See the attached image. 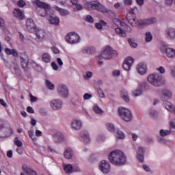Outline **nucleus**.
I'll use <instances>...</instances> for the list:
<instances>
[{
    "label": "nucleus",
    "instance_id": "f257e3e1",
    "mask_svg": "<svg viewBox=\"0 0 175 175\" xmlns=\"http://www.w3.org/2000/svg\"><path fill=\"white\" fill-rule=\"evenodd\" d=\"M108 159L114 166H122L126 163V157L122 151L116 150L111 152L108 155Z\"/></svg>",
    "mask_w": 175,
    "mask_h": 175
},
{
    "label": "nucleus",
    "instance_id": "f03ea898",
    "mask_svg": "<svg viewBox=\"0 0 175 175\" xmlns=\"http://www.w3.org/2000/svg\"><path fill=\"white\" fill-rule=\"evenodd\" d=\"M126 20L129 21L132 27H139V25L146 27L147 25H151V24H154V23H157V19L154 18L137 21V19L132 18V13H129L126 15Z\"/></svg>",
    "mask_w": 175,
    "mask_h": 175
},
{
    "label": "nucleus",
    "instance_id": "7ed1b4c3",
    "mask_svg": "<svg viewBox=\"0 0 175 175\" xmlns=\"http://www.w3.org/2000/svg\"><path fill=\"white\" fill-rule=\"evenodd\" d=\"M85 8L88 10H99L102 13H107V9L98 1H90L85 3Z\"/></svg>",
    "mask_w": 175,
    "mask_h": 175
},
{
    "label": "nucleus",
    "instance_id": "20e7f679",
    "mask_svg": "<svg viewBox=\"0 0 175 175\" xmlns=\"http://www.w3.org/2000/svg\"><path fill=\"white\" fill-rule=\"evenodd\" d=\"M147 80L150 84L154 87H159L162 84V76L158 73H152L147 77Z\"/></svg>",
    "mask_w": 175,
    "mask_h": 175
},
{
    "label": "nucleus",
    "instance_id": "39448f33",
    "mask_svg": "<svg viewBox=\"0 0 175 175\" xmlns=\"http://www.w3.org/2000/svg\"><path fill=\"white\" fill-rule=\"evenodd\" d=\"M118 114L123 120V121H125L126 122H131L132 121V112L131 110L128 109L125 107H120L118 109Z\"/></svg>",
    "mask_w": 175,
    "mask_h": 175
},
{
    "label": "nucleus",
    "instance_id": "423d86ee",
    "mask_svg": "<svg viewBox=\"0 0 175 175\" xmlns=\"http://www.w3.org/2000/svg\"><path fill=\"white\" fill-rule=\"evenodd\" d=\"M114 55H117V51H114L109 46H107L103 49L100 57L104 59H111Z\"/></svg>",
    "mask_w": 175,
    "mask_h": 175
},
{
    "label": "nucleus",
    "instance_id": "0eeeda50",
    "mask_svg": "<svg viewBox=\"0 0 175 175\" xmlns=\"http://www.w3.org/2000/svg\"><path fill=\"white\" fill-rule=\"evenodd\" d=\"M36 3L40 8L38 14L41 17H46L47 13L50 12V5L46 3L40 1L39 0H36Z\"/></svg>",
    "mask_w": 175,
    "mask_h": 175
},
{
    "label": "nucleus",
    "instance_id": "6e6552de",
    "mask_svg": "<svg viewBox=\"0 0 175 175\" xmlns=\"http://www.w3.org/2000/svg\"><path fill=\"white\" fill-rule=\"evenodd\" d=\"M66 40L70 44H77L80 43V36L75 32L69 33L66 36Z\"/></svg>",
    "mask_w": 175,
    "mask_h": 175
},
{
    "label": "nucleus",
    "instance_id": "1a4fd4ad",
    "mask_svg": "<svg viewBox=\"0 0 175 175\" xmlns=\"http://www.w3.org/2000/svg\"><path fill=\"white\" fill-rule=\"evenodd\" d=\"M99 169L104 174H107V173H110L111 165L110 163L106 160H102L99 163Z\"/></svg>",
    "mask_w": 175,
    "mask_h": 175
},
{
    "label": "nucleus",
    "instance_id": "9d476101",
    "mask_svg": "<svg viewBox=\"0 0 175 175\" xmlns=\"http://www.w3.org/2000/svg\"><path fill=\"white\" fill-rule=\"evenodd\" d=\"M57 92L62 98H66L69 95V90L66 85L61 84L57 87Z\"/></svg>",
    "mask_w": 175,
    "mask_h": 175
},
{
    "label": "nucleus",
    "instance_id": "9b49d317",
    "mask_svg": "<svg viewBox=\"0 0 175 175\" xmlns=\"http://www.w3.org/2000/svg\"><path fill=\"white\" fill-rule=\"evenodd\" d=\"M50 106L53 110H59L62 109L64 106V103L60 99H54L50 102Z\"/></svg>",
    "mask_w": 175,
    "mask_h": 175
},
{
    "label": "nucleus",
    "instance_id": "f8f14e48",
    "mask_svg": "<svg viewBox=\"0 0 175 175\" xmlns=\"http://www.w3.org/2000/svg\"><path fill=\"white\" fill-rule=\"evenodd\" d=\"M21 64L23 69L27 70L28 69V65L29 64V58L27 54L23 53L21 55Z\"/></svg>",
    "mask_w": 175,
    "mask_h": 175
},
{
    "label": "nucleus",
    "instance_id": "ddd939ff",
    "mask_svg": "<svg viewBox=\"0 0 175 175\" xmlns=\"http://www.w3.org/2000/svg\"><path fill=\"white\" fill-rule=\"evenodd\" d=\"M71 128L73 131H80L83 128V122L80 119H75L71 122Z\"/></svg>",
    "mask_w": 175,
    "mask_h": 175
},
{
    "label": "nucleus",
    "instance_id": "4468645a",
    "mask_svg": "<svg viewBox=\"0 0 175 175\" xmlns=\"http://www.w3.org/2000/svg\"><path fill=\"white\" fill-rule=\"evenodd\" d=\"M137 72L142 76L147 73V64L146 63L141 62L137 65Z\"/></svg>",
    "mask_w": 175,
    "mask_h": 175
},
{
    "label": "nucleus",
    "instance_id": "2eb2a0df",
    "mask_svg": "<svg viewBox=\"0 0 175 175\" xmlns=\"http://www.w3.org/2000/svg\"><path fill=\"white\" fill-rule=\"evenodd\" d=\"M26 27L27 31L31 32V33L35 32L38 28H36V25H35V23H33V20L27 19L26 21Z\"/></svg>",
    "mask_w": 175,
    "mask_h": 175
},
{
    "label": "nucleus",
    "instance_id": "dca6fc26",
    "mask_svg": "<svg viewBox=\"0 0 175 175\" xmlns=\"http://www.w3.org/2000/svg\"><path fill=\"white\" fill-rule=\"evenodd\" d=\"M167 39H175V29L173 27H168L165 31Z\"/></svg>",
    "mask_w": 175,
    "mask_h": 175
},
{
    "label": "nucleus",
    "instance_id": "f3484780",
    "mask_svg": "<svg viewBox=\"0 0 175 175\" xmlns=\"http://www.w3.org/2000/svg\"><path fill=\"white\" fill-rule=\"evenodd\" d=\"M34 32H36V35L40 40H43L46 38V31L43 29L37 28Z\"/></svg>",
    "mask_w": 175,
    "mask_h": 175
},
{
    "label": "nucleus",
    "instance_id": "a211bd4d",
    "mask_svg": "<svg viewBox=\"0 0 175 175\" xmlns=\"http://www.w3.org/2000/svg\"><path fill=\"white\" fill-rule=\"evenodd\" d=\"M23 169L27 175H36V172L32 170L29 166L27 165V164L23 165Z\"/></svg>",
    "mask_w": 175,
    "mask_h": 175
},
{
    "label": "nucleus",
    "instance_id": "6ab92c4d",
    "mask_svg": "<svg viewBox=\"0 0 175 175\" xmlns=\"http://www.w3.org/2000/svg\"><path fill=\"white\" fill-rule=\"evenodd\" d=\"M14 17H16V18H19V20H24V12H23L21 10L18 8L14 9Z\"/></svg>",
    "mask_w": 175,
    "mask_h": 175
},
{
    "label": "nucleus",
    "instance_id": "aec40b11",
    "mask_svg": "<svg viewBox=\"0 0 175 175\" xmlns=\"http://www.w3.org/2000/svg\"><path fill=\"white\" fill-rule=\"evenodd\" d=\"M172 94L170 90H165L163 91V96H162V100H167V99H170L172 98Z\"/></svg>",
    "mask_w": 175,
    "mask_h": 175
},
{
    "label": "nucleus",
    "instance_id": "412c9836",
    "mask_svg": "<svg viewBox=\"0 0 175 175\" xmlns=\"http://www.w3.org/2000/svg\"><path fill=\"white\" fill-rule=\"evenodd\" d=\"M64 155L66 159H72V157H73V150L70 148H68L65 150Z\"/></svg>",
    "mask_w": 175,
    "mask_h": 175
},
{
    "label": "nucleus",
    "instance_id": "4be33fe9",
    "mask_svg": "<svg viewBox=\"0 0 175 175\" xmlns=\"http://www.w3.org/2000/svg\"><path fill=\"white\" fill-rule=\"evenodd\" d=\"M5 53L7 54V55H13L14 57H18V52H17V50L16 49H10L9 48H6L5 49Z\"/></svg>",
    "mask_w": 175,
    "mask_h": 175
},
{
    "label": "nucleus",
    "instance_id": "5701e85b",
    "mask_svg": "<svg viewBox=\"0 0 175 175\" xmlns=\"http://www.w3.org/2000/svg\"><path fill=\"white\" fill-rule=\"evenodd\" d=\"M54 9H55V10L59 12L61 16H68L69 14V11L65 9H62L57 5H55Z\"/></svg>",
    "mask_w": 175,
    "mask_h": 175
},
{
    "label": "nucleus",
    "instance_id": "b1692460",
    "mask_svg": "<svg viewBox=\"0 0 175 175\" xmlns=\"http://www.w3.org/2000/svg\"><path fill=\"white\" fill-rule=\"evenodd\" d=\"M165 54L168 58H173V57H175V49L167 48L165 50Z\"/></svg>",
    "mask_w": 175,
    "mask_h": 175
},
{
    "label": "nucleus",
    "instance_id": "393cba45",
    "mask_svg": "<svg viewBox=\"0 0 175 175\" xmlns=\"http://www.w3.org/2000/svg\"><path fill=\"white\" fill-rule=\"evenodd\" d=\"M54 140L57 143H61L64 141V135L61 133H56L54 135Z\"/></svg>",
    "mask_w": 175,
    "mask_h": 175
},
{
    "label": "nucleus",
    "instance_id": "a878e982",
    "mask_svg": "<svg viewBox=\"0 0 175 175\" xmlns=\"http://www.w3.org/2000/svg\"><path fill=\"white\" fill-rule=\"evenodd\" d=\"M49 21L53 25H58V24H59V18L57 16H50Z\"/></svg>",
    "mask_w": 175,
    "mask_h": 175
},
{
    "label": "nucleus",
    "instance_id": "bb28decb",
    "mask_svg": "<svg viewBox=\"0 0 175 175\" xmlns=\"http://www.w3.org/2000/svg\"><path fill=\"white\" fill-rule=\"evenodd\" d=\"M165 109L170 111V113H173V114H175V107L172 104H171V103H165Z\"/></svg>",
    "mask_w": 175,
    "mask_h": 175
},
{
    "label": "nucleus",
    "instance_id": "cd10ccee",
    "mask_svg": "<svg viewBox=\"0 0 175 175\" xmlns=\"http://www.w3.org/2000/svg\"><path fill=\"white\" fill-rule=\"evenodd\" d=\"M121 98L124 100V102H126L127 103H129V96L128 95V91L126 90H122L121 94Z\"/></svg>",
    "mask_w": 175,
    "mask_h": 175
},
{
    "label": "nucleus",
    "instance_id": "c85d7f7f",
    "mask_svg": "<svg viewBox=\"0 0 175 175\" xmlns=\"http://www.w3.org/2000/svg\"><path fill=\"white\" fill-rule=\"evenodd\" d=\"M95 51V49L92 46H88L82 50L83 54H92Z\"/></svg>",
    "mask_w": 175,
    "mask_h": 175
},
{
    "label": "nucleus",
    "instance_id": "c756f323",
    "mask_svg": "<svg viewBox=\"0 0 175 175\" xmlns=\"http://www.w3.org/2000/svg\"><path fill=\"white\" fill-rule=\"evenodd\" d=\"M42 59V61H44V62L49 63L50 62V61H51V56L50 55V54L47 53H43Z\"/></svg>",
    "mask_w": 175,
    "mask_h": 175
},
{
    "label": "nucleus",
    "instance_id": "7c9ffc66",
    "mask_svg": "<svg viewBox=\"0 0 175 175\" xmlns=\"http://www.w3.org/2000/svg\"><path fill=\"white\" fill-rule=\"evenodd\" d=\"M82 140L85 143H90L91 139L90 138V135L88 134V133L85 132V133H83V135H82Z\"/></svg>",
    "mask_w": 175,
    "mask_h": 175
},
{
    "label": "nucleus",
    "instance_id": "2f4dec72",
    "mask_svg": "<svg viewBox=\"0 0 175 175\" xmlns=\"http://www.w3.org/2000/svg\"><path fill=\"white\" fill-rule=\"evenodd\" d=\"M70 2L72 5L76 6V8L78 10H83V6L80 4H79V1H77V0H70Z\"/></svg>",
    "mask_w": 175,
    "mask_h": 175
},
{
    "label": "nucleus",
    "instance_id": "473e14b6",
    "mask_svg": "<svg viewBox=\"0 0 175 175\" xmlns=\"http://www.w3.org/2000/svg\"><path fill=\"white\" fill-rule=\"evenodd\" d=\"M116 33L118 35H120V36H122L123 38H125L126 36V33L125 31L122 30L120 27H118L115 29Z\"/></svg>",
    "mask_w": 175,
    "mask_h": 175
},
{
    "label": "nucleus",
    "instance_id": "72a5a7b5",
    "mask_svg": "<svg viewBox=\"0 0 175 175\" xmlns=\"http://www.w3.org/2000/svg\"><path fill=\"white\" fill-rule=\"evenodd\" d=\"M116 139H125V134H124L121 131H117L116 133Z\"/></svg>",
    "mask_w": 175,
    "mask_h": 175
},
{
    "label": "nucleus",
    "instance_id": "f704fd0d",
    "mask_svg": "<svg viewBox=\"0 0 175 175\" xmlns=\"http://www.w3.org/2000/svg\"><path fill=\"white\" fill-rule=\"evenodd\" d=\"M93 111H94L96 114H103V110H102L98 105H94L93 107Z\"/></svg>",
    "mask_w": 175,
    "mask_h": 175
},
{
    "label": "nucleus",
    "instance_id": "c9c22d12",
    "mask_svg": "<svg viewBox=\"0 0 175 175\" xmlns=\"http://www.w3.org/2000/svg\"><path fill=\"white\" fill-rule=\"evenodd\" d=\"M64 170L66 173H72V172H73V166L70 164H68L64 166Z\"/></svg>",
    "mask_w": 175,
    "mask_h": 175
},
{
    "label": "nucleus",
    "instance_id": "e433bc0d",
    "mask_svg": "<svg viewBox=\"0 0 175 175\" xmlns=\"http://www.w3.org/2000/svg\"><path fill=\"white\" fill-rule=\"evenodd\" d=\"M124 62L132 66V65H133V62H135V59H133L132 57H128L125 59Z\"/></svg>",
    "mask_w": 175,
    "mask_h": 175
},
{
    "label": "nucleus",
    "instance_id": "4c0bfd02",
    "mask_svg": "<svg viewBox=\"0 0 175 175\" xmlns=\"http://www.w3.org/2000/svg\"><path fill=\"white\" fill-rule=\"evenodd\" d=\"M170 132L171 131L169 130L161 129L159 132V135L163 137L165 136H169V135H170Z\"/></svg>",
    "mask_w": 175,
    "mask_h": 175
},
{
    "label": "nucleus",
    "instance_id": "58836bf2",
    "mask_svg": "<svg viewBox=\"0 0 175 175\" xmlns=\"http://www.w3.org/2000/svg\"><path fill=\"white\" fill-rule=\"evenodd\" d=\"M145 40L146 42H151L152 40V34L150 33L149 31L146 32L145 34Z\"/></svg>",
    "mask_w": 175,
    "mask_h": 175
},
{
    "label": "nucleus",
    "instance_id": "ea45409f",
    "mask_svg": "<svg viewBox=\"0 0 175 175\" xmlns=\"http://www.w3.org/2000/svg\"><path fill=\"white\" fill-rule=\"evenodd\" d=\"M106 126L107 131H109V132H114V131H116V127H114V124L111 123H107Z\"/></svg>",
    "mask_w": 175,
    "mask_h": 175
},
{
    "label": "nucleus",
    "instance_id": "a19ab883",
    "mask_svg": "<svg viewBox=\"0 0 175 175\" xmlns=\"http://www.w3.org/2000/svg\"><path fill=\"white\" fill-rule=\"evenodd\" d=\"M14 143L15 146L17 147H23V142L18 139V137H16L14 140Z\"/></svg>",
    "mask_w": 175,
    "mask_h": 175
},
{
    "label": "nucleus",
    "instance_id": "79ce46f5",
    "mask_svg": "<svg viewBox=\"0 0 175 175\" xmlns=\"http://www.w3.org/2000/svg\"><path fill=\"white\" fill-rule=\"evenodd\" d=\"M143 94V90L142 89H137L136 90L133 91V95L135 96H140Z\"/></svg>",
    "mask_w": 175,
    "mask_h": 175
},
{
    "label": "nucleus",
    "instance_id": "37998d69",
    "mask_svg": "<svg viewBox=\"0 0 175 175\" xmlns=\"http://www.w3.org/2000/svg\"><path fill=\"white\" fill-rule=\"evenodd\" d=\"M46 85L49 90H54L55 86L54 84H53L50 81L46 80Z\"/></svg>",
    "mask_w": 175,
    "mask_h": 175
},
{
    "label": "nucleus",
    "instance_id": "c03bdc74",
    "mask_svg": "<svg viewBox=\"0 0 175 175\" xmlns=\"http://www.w3.org/2000/svg\"><path fill=\"white\" fill-rule=\"evenodd\" d=\"M170 132L175 133V120H172L170 122Z\"/></svg>",
    "mask_w": 175,
    "mask_h": 175
},
{
    "label": "nucleus",
    "instance_id": "a18cd8bd",
    "mask_svg": "<svg viewBox=\"0 0 175 175\" xmlns=\"http://www.w3.org/2000/svg\"><path fill=\"white\" fill-rule=\"evenodd\" d=\"M102 25H106V22L104 21H100V23H96L95 27L97 29H102Z\"/></svg>",
    "mask_w": 175,
    "mask_h": 175
},
{
    "label": "nucleus",
    "instance_id": "49530a36",
    "mask_svg": "<svg viewBox=\"0 0 175 175\" xmlns=\"http://www.w3.org/2000/svg\"><path fill=\"white\" fill-rule=\"evenodd\" d=\"M131 68H132V66H130L129 64H128L127 63H125V62H124V63H123V69L124 70H126L127 72H129V70H131Z\"/></svg>",
    "mask_w": 175,
    "mask_h": 175
},
{
    "label": "nucleus",
    "instance_id": "de8ad7c7",
    "mask_svg": "<svg viewBox=\"0 0 175 175\" xmlns=\"http://www.w3.org/2000/svg\"><path fill=\"white\" fill-rule=\"evenodd\" d=\"M28 135L29 136V137H31V139H32L33 142H36V138H33V127H31V130L28 131Z\"/></svg>",
    "mask_w": 175,
    "mask_h": 175
},
{
    "label": "nucleus",
    "instance_id": "09e8293b",
    "mask_svg": "<svg viewBox=\"0 0 175 175\" xmlns=\"http://www.w3.org/2000/svg\"><path fill=\"white\" fill-rule=\"evenodd\" d=\"M158 72H159L160 75H165L166 73V70L163 66H160L157 68Z\"/></svg>",
    "mask_w": 175,
    "mask_h": 175
},
{
    "label": "nucleus",
    "instance_id": "8fccbe9b",
    "mask_svg": "<svg viewBox=\"0 0 175 175\" xmlns=\"http://www.w3.org/2000/svg\"><path fill=\"white\" fill-rule=\"evenodd\" d=\"M17 5L19 8H24L27 3L24 0H19L17 3Z\"/></svg>",
    "mask_w": 175,
    "mask_h": 175
},
{
    "label": "nucleus",
    "instance_id": "3c124183",
    "mask_svg": "<svg viewBox=\"0 0 175 175\" xmlns=\"http://www.w3.org/2000/svg\"><path fill=\"white\" fill-rule=\"evenodd\" d=\"M128 42L129 43V45L131 46V47H133L134 49L137 47V44H136L135 42H133V40H132V39H129Z\"/></svg>",
    "mask_w": 175,
    "mask_h": 175
},
{
    "label": "nucleus",
    "instance_id": "603ef678",
    "mask_svg": "<svg viewBox=\"0 0 175 175\" xmlns=\"http://www.w3.org/2000/svg\"><path fill=\"white\" fill-rule=\"evenodd\" d=\"M158 142L161 144H167V140H166L165 138H163V137H159Z\"/></svg>",
    "mask_w": 175,
    "mask_h": 175
},
{
    "label": "nucleus",
    "instance_id": "864d4df0",
    "mask_svg": "<svg viewBox=\"0 0 175 175\" xmlns=\"http://www.w3.org/2000/svg\"><path fill=\"white\" fill-rule=\"evenodd\" d=\"M150 114L151 117H152L153 118H155V117L158 116V112H157V111H155L154 109H152L150 111Z\"/></svg>",
    "mask_w": 175,
    "mask_h": 175
},
{
    "label": "nucleus",
    "instance_id": "5fc2aeb1",
    "mask_svg": "<svg viewBox=\"0 0 175 175\" xmlns=\"http://www.w3.org/2000/svg\"><path fill=\"white\" fill-rule=\"evenodd\" d=\"M137 157L139 162H141V163L144 162V156L143 154L138 153Z\"/></svg>",
    "mask_w": 175,
    "mask_h": 175
},
{
    "label": "nucleus",
    "instance_id": "6e6d98bb",
    "mask_svg": "<svg viewBox=\"0 0 175 175\" xmlns=\"http://www.w3.org/2000/svg\"><path fill=\"white\" fill-rule=\"evenodd\" d=\"M91 98H92V94H90L88 93H85L84 95H83V99L84 100H88L90 99H91Z\"/></svg>",
    "mask_w": 175,
    "mask_h": 175
},
{
    "label": "nucleus",
    "instance_id": "4d7b16f0",
    "mask_svg": "<svg viewBox=\"0 0 175 175\" xmlns=\"http://www.w3.org/2000/svg\"><path fill=\"white\" fill-rule=\"evenodd\" d=\"M112 75L114 77H118L121 75V72L119 70H115L112 72Z\"/></svg>",
    "mask_w": 175,
    "mask_h": 175
},
{
    "label": "nucleus",
    "instance_id": "13d9d810",
    "mask_svg": "<svg viewBox=\"0 0 175 175\" xmlns=\"http://www.w3.org/2000/svg\"><path fill=\"white\" fill-rule=\"evenodd\" d=\"M97 142H98V143H102L103 142H105V136L99 135L97 137Z\"/></svg>",
    "mask_w": 175,
    "mask_h": 175
},
{
    "label": "nucleus",
    "instance_id": "bf43d9fd",
    "mask_svg": "<svg viewBox=\"0 0 175 175\" xmlns=\"http://www.w3.org/2000/svg\"><path fill=\"white\" fill-rule=\"evenodd\" d=\"M116 21L120 25H121V27H124L125 28H128V25H126L125 23L122 22L121 20L117 19Z\"/></svg>",
    "mask_w": 175,
    "mask_h": 175
},
{
    "label": "nucleus",
    "instance_id": "052dcab7",
    "mask_svg": "<svg viewBox=\"0 0 175 175\" xmlns=\"http://www.w3.org/2000/svg\"><path fill=\"white\" fill-rule=\"evenodd\" d=\"M97 92L100 98H105V93H103V91L100 89H98L97 90Z\"/></svg>",
    "mask_w": 175,
    "mask_h": 175
},
{
    "label": "nucleus",
    "instance_id": "680f3d73",
    "mask_svg": "<svg viewBox=\"0 0 175 175\" xmlns=\"http://www.w3.org/2000/svg\"><path fill=\"white\" fill-rule=\"evenodd\" d=\"M86 21L88 23H94V18H92L90 15H88L86 16Z\"/></svg>",
    "mask_w": 175,
    "mask_h": 175
},
{
    "label": "nucleus",
    "instance_id": "e2e57ef3",
    "mask_svg": "<svg viewBox=\"0 0 175 175\" xmlns=\"http://www.w3.org/2000/svg\"><path fill=\"white\" fill-rule=\"evenodd\" d=\"M14 70L15 75H18V73H20V67H18V66H15L14 67Z\"/></svg>",
    "mask_w": 175,
    "mask_h": 175
},
{
    "label": "nucleus",
    "instance_id": "0e129e2a",
    "mask_svg": "<svg viewBox=\"0 0 175 175\" xmlns=\"http://www.w3.org/2000/svg\"><path fill=\"white\" fill-rule=\"evenodd\" d=\"M51 50L53 53H54V54H58L59 53V50L58 49V48L55 46L52 47Z\"/></svg>",
    "mask_w": 175,
    "mask_h": 175
},
{
    "label": "nucleus",
    "instance_id": "69168bd1",
    "mask_svg": "<svg viewBox=\"0 0 175 175\" xmlns=\"http://www.w3.org/2000/svg\"><path fill=\"white\" fill-rule=\"evenodd\" d=\"M144 151H146V149H144V148H143V147H139V149H138V152H137V154H144Z\"/></svg>",
    "mask_w": 175,
    "mask_h": 175
},
{
    "label": "nucleus",
    "instance_id": "338daca9",
    "mask_svg": "<svg viewBox=\"0 0 175 175\" xmlns=\"http://www.w3.org/2000/svg\"><path fill=\"white\" fill-rule=\"evenodd\" d=\"M31 102H36L38 100V98L33 96L31 94H29Z\"/></svg>",
    "mask_w": 175,
    "mask_h": 175
},
{
    "label": "nucleus",
    "instance_id": "774afa93",
    "mask_svg": "<svg viewBox=\"0 0 175 175\" xmlns=\"http://www.w3.org/2000/svg\"><path fill=\"white\" fill-rule=\"evenodd\" d=\"M171 76H172V77H175V67L173 66L171 68Z\"/></svg>",
    "mask_w": 175,
    "mask_h": 175
}]
</instances>
